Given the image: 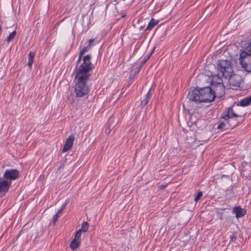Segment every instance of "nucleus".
Instances as JSON below:
<instances>
[{
	"label": "nucleus",
	"instance_id": "obj_1",
	"mask_svg": "<svg viewBox=\"0 0 251 251\" xmlns=\"http://www.w3.org/2000/svg\"><path fill=\"white\" fill-rule=\"evenodd\" d=\"M91 58V55L89 54L84 56L83 63L79 66L75 75V79H77L75 85V92L76 96L78 97H83L89 92L86 83L90 75V72L93 67L90 61Z\"/></svg>",
	"mask_w": 251,
	"mask_h": 251
},
{
	"label": "nucleus",
	"instance_id": "obj_2",
	"mask_svg": "<svg viewBox=\"0 0 251 251\" xmlns=\"http://www.w3.org/2000/svg\"><path fill=\"white\" fill-rule=\"evenodd\" d=\"M192 101L197 103L211 102L215 99V95L212 92V89L205 87L199 89L197 88L191 89L187 96Z\"/></svg>",
	"mask_w": 251,
	"mask_h": 251
},
{
	"label": "nucleus",
	"instance_id": "obj_3",
	"mask_svg": "<svg viewBox=\"0 0 251 251\" xmlns=\"http://www.w3.org/2000/svg\"><path fill=\"white\" fill-rule=\"evenodd\" d=\"M239 61L246 71L251 72V39L245 43V47L240 53Z\"/></svg>",
	"mask_w": 251,
	"mask_h": 251
},
{
	"label": "nucleus",
	"instance_id": "obj_4",
	"mask_svg": "<svg viewBox=\"0 0 251 251\" xmlns=\"http://www.w3.org/2000/svg\"><path fill=\"white\" fill-rule=\"evenodd\" d=\"M211 83V88L212 89L213 95H215V98H220L225 95V87L222 77L219 75H213Z\"/></svg>",
	"mask_w": 251,
	"mask_h": 251
},
{
	"label": "nucleus",
	"instance_id": "obj_5",
	"mask_svg": "<svg viewBox=\"0 0 251 251\" xmlns=\"http://www.w3.org/2000/svg\"><path fill=\"white\" fill-rule=\"evenodd\" d=\"M218 74L214 75H219L225 78L229 76L230 74H233V68L230 61L227 60H218L217 65Z\"/></svg>",
	"mask_w": 251,
	"mask_h": 251
},
{
	"label": "nucleus",
	"instance_id": "obj_6",
	"mask_svg": "<svg viewBox=\"0 0 251 251\" xmlns=\"http://www.w3.org/2000/svg\"><path fill=\"white\" fill-rule=\"evenodd\" d=\"M222 117L227 124L228 127H234L238 125L241 119V116L235 113L231 107L222 113Z\"/></svg>",
	"mask_w": 251,
	"mask_h": 251
},
{
	"label": "nucleus",
	"instance_id": "obj_7",
	"mask_svg": "<svg viewBox=\"0 0 251 251\" xmlns=\"http://www.w3.org/2000/svg\"><path fill=\"white\" fill-rule=\"evenodd\" d=\"M225 78L228 79V83L230 86L240 87L242 81V78L240 75L235 74H230L229 76Z\"/></svg>",
	"mask_w": 251,
	"mask_h": 251
},
{
	"label": "nucleus",
	"instance_id": "obj_8",
	"mask_svg": "<svg viewBox=\"0 0 251 251\" xmlns=\"http://www.w3.org/2000/svg\"><path fill=\"white\" fill-rule=\"evenodd\" d=\"M19 176V172L16 169L6 170L3 174V178L7 180H15Z\"/></svg>",
	"mask_w": 251,
	"mask_h": 251
},
{
	"label": "nucleus",
	"instance_id": "obj_9",
	"mask_svg": "<svg viewBox=\"0 0 251 251\" xmlns=\"http://www.w3.org/2000/svg\"><path fill=\"white\" fill-rule=\"evenodd\" d=\"M11 182L8 181V180L2 179L0 178V193L8 192L10 186Z\"/></svg>",
	"mask_w": 251,
	"mask_h": 251
},
{
	"label": "nucleus",
	"instance_id": "obj_10",
	"mask_svg": "<svg viewBox=\"0 0 251 251\" xmlns=\"http://www.w3.org/2000/svg\"><path fill=\"white\" fill-rule=\"evenodd\" d=\"M74 140L75 137L73 135L69 136L66 140L62 152H66L69 151L72 147Z\"/></svg>",
	"mask_w": 251,
	"mask_h": 251
},
{
	"label": "nucleus",
	"instance_id": "obj_11",
	"mask_svg": "<svg viewBox=\"0 0 251 251\" xmlns=\"http://www.w3.org/2000/svg\"><path fill=\"white\" fill-rule=\"evenodd\" d=\"M232 211L236 214V218L242 217L246 213V211L239 206L235 207Z\"/></svg>",
	"mask_w": 251,
	"mask_h": 251
},
{
	"label": "nucleus",
	"instance_id": "obj_12",
	"mask_svg": "<svg viewBox=\"0 0 251 251\" xmlns=\"http://www.w3.org/2000/svg\"><path fill=\"white\" fill-rule=\"evenodd\" d=\"M67 203L68 202L66 201L65 203L62 205L61 209L57 211V213L55 215H54L53 218V224H55L56 222L57 221L58 217L60 216L63 210L65 208Z\"/></svg>",
	"mask_w": 251,
	"mask_h": 251
},
{
	"label": "nucleus",
	"instance_id": "obj_13",
	"mask_svg": "<svg viewBox=\"0 0 251 251\" xmlns=\"http://www.w3.org/2000/svg\"><path fill=\"white\" fill-rule=\"evenodd\" d=\"M240 105L242 106H245L251 103V95L249 96L240 101Z\"/></svg>",
	"mask_w": 251,
	"mask_h": 251
},
{
	"label": "nucleus",
	"instance_id": "obj_14",
	"mask_svg": "<svg viewBox=\"0 0 251 251\" xmlns=\"http://www.w3.org/2000/svg\"><path fill=\"white\" fill-rule=\"evenodd\" d=\"M151 98V89L149 90L147 94H146L145 96V98L144 99L141 101V104L142 106H145L147 105L148 103L149 100Z\"/></svg>",
	"mask_w": 251,
	"mask_h": 251
},
{
	"label": "nucleus",
	"instance_id": "obj_15",
	"mask_svg": "<svg viewBox=\"0 0 251 251\" xmlns=\"http://www.w3.org/2000/svg\"><path fill=\"white\" fill-rule=\"evenodd\" d=\"M35 53L34 52L30 51L28 54V61L27 65L29 68L32 67V65L33 62Z\"/></svg>",
	"mask_w": 251,
	"mask_h": 251
},
{
	"label": "nucleus",
	"instance_id": "obj_16",
	"mask_svg": "<svg viewBox=\"0 0 251 251\" xmlns=\"http://www.w3.org/2000/svg\"><path fill=\"white\" fill-rule=\"evenodd\" d=\"M158 23V21L157 20L152 18L148 24L147 29H151L153 28Z\"/></svg>",
	"mask_w": 251,
	"mask_h": 251
},
{
	"label": "nucleus",
	"instance_id": "obj_17",
	"mask_svg": "<svg viewBox=\"0 0 251 251\" xmlns=\"http://www.w3.org/2000/svg\"><path fill=\"white\" fill-rule=\"evenodd\" d=\"M80 242L75 240H73L71 242L70 247L73 250L76 249L78 248Z\"/></svg>",
	"mask_w": 251,
	"mask_h": 251
},
{
	"label": "nucleus",
	"instance_id": "obj_18",
	"mask_svg": "<svg viewBox=\"0 0 251 251\" xmlns=\"http://www.w3.org/2000/svg\"><path fill=\"white\" fill-rule=\"evenodd\" d=\"M88 227H89L88 223L87 222H84L81 225V228L79 229L78 230H80L81 232H86L88 229Z\"/></svg>",
	"mask_w": 251,
	"mask_h": 251
},
{
	"label": "nucleus",
	"instance_id": "obj_19",
	"mask_svg": "<svg viewBox=\"0 0 251 251\" xmlns=\"http://www.w3.org/2000/svg\"><path fill=\"white\" fill-rule=\"evenodd\" d=\"M228 128L227 126V124H226V121L225 120L224 122H221L219 123L217 128L218 129H226Z\"/></svg>",
	"mask_w": 251,
	"mask_h": 251
},
{
	"label": "nucleus",
	"instance_id": "obj_20",
	"mask_svg": "<svg viewBox=\"0 0 251 251\" xmlns=\"http://www.w3.org/2000/svg\"><path fill=\"white\" fill-rule=\"evenodd\" d=\"M16 33H17V32H16V30H14L12 32L10 33V34L9 35V36L6 39L5 41L7 42H9L10 41L12 40L15 38V37L16 35Z\"/></svg>",
	"mask_w": 251,
	"mask_h": 251
},
{
	"label": "nucleus",
	"instance_id": "obj_21",
	"mask_svg": "<svg viewBox=\"0 0 251 251\" xmlns=\"http://www.w3.org/2000/svg\"><path fill=\"white\" fill-rule=\"evenodd\" d=\"M81 232H80V230H77L75 232V236L73 240L80 242V238L81 237Z\"/></svg>",
	"mask_w": 251,
	"mask_h": 251
},
{
	"label": "nucleus",
	"instance_id": "obj_22",
	"mask_svg": "<svg viewBox=\"0 0 251 251\" xmlns=\"http://www.w3.org/2000/svg\"><path fill=\"white\" fill-rule=\"evenodd\" d=\"M90 48V45H87L86 47H84L80 52V55H83Z\"/></svg>",
	"mask_w": 251,
	"mask_h": 251
},
{
	"label": "nucleus",
	"instance_id": "obj_23",
	"mask_svg": "<svg viewBox=\"0 0 251 251\" xmlns=\"http://www.w3.org/2000/svg\"><path fill=\"white\" fill-rule=\"evenodd\" d=\"M152 52H153V50L152 51H151L149 55L145 56L144 59L141 61L142 64H145L147 61V60H149V59L150 58V56H151Z\"/></svg>",
	"mask_w": 251,
	"mask_h": 251
},
{
	"label": "nucleus",
	"instance_id": "obj_24",
	"mask_svg": "<svg viewBox=\"0 0 251 251\" xmlns=\"http://www.w3.org/2000/svg\"><path fill=\"white\" fill-rule=\"evenodd\" d=\"M202 196V193L201 192H199L197 195V196L195 198V201H198L201 196Z\"/></svg>",
	"mask_w": 251,
	"mask_h": 251
},
{
	"label": "nucleus",
	"instance_id": "obj_25",
	"mask_svg": "<svg viewBox=\"0 0 251 251\" xmlns=\"http://www.w3.org/2000/svg\"><path fill=\"white\" fill-rule=\"evenodd\" d=\"M112 121V118H110L109 120V128L110 129V130L111 129H112L113 128L115 125V123L114 122L113 124H112V123H110Z\"/></svg>",
	"mask_w": 251,
	"mask_h": 251
},
{
	"label": "nucleus",
	"instance_id": "obj_26",
	"mask_svg": "<svg viewBox=\"0 0 251 251\" xmlns=\"http://www.w3.org/2000/svg\"><path fill=\"white\" fill-rule=\"evenodd\" d=\"M82 55H80V53H79V57H78V60H77L76 61V66H77V65L79 64V63L80 62V61H81V58H82ZM77 67H76V68Z\"/></svg>",
	"mask_w": 251,
	"mask_h": 251
},
{
	"label": "nucleus",
	"instance_id": "obj_27",
	"mask_svg": "<svg viewBox=\"0 0 251 251\" xmlns=\"http://www.w3.org/2000/svg\"><path fill=\"white\" fill-rule=\"evenodd\" d=\"M167 186V185H160L158 186V189L159 190H163Z\"/></svg>",
	"mask_w": 251,
	"mask_h": 251
},
{
	"label": "nucleus",
	"instance_id": "obj_28",
	"mask_svg": "<svg viewBox=\"0 0 251 251\" xmlns=\"http://www.w3.org/2000/svg\"><path fill=\"white\" fill-rule=\"evenodd\" d=\"M94 41V39H91L89 40V44L88 45H90V48L91 47V44Z\"/></svg>",
	"mask_w": 251,
	"mask_h": 251
},
{
	"label": "nucleus",
	"instance_id": "obj_29",
	"mask_svg": "<svg viewBox=\"0 0 251 251\" xmlns=\"http://www.w3.org/2000/svg\"><path fill=\"white\" fill-rule=\"evenodd\" d=\"M230 238L231 241H234L236 239V237L235 236H234L233 235H231L230 236Z\"/></svg>",
	"mask_w": 251,
	"mask_h": 251
},
{
	"label": "nucleus",
	"instance_id": "obj_30",
	"mask_svg": "<svg viewBox=\"0 0 251 251\" xmlns=\"http://www.w3.org/2000/svg\"><path fill=\"white\" fill-rule=\"evenodd\" d=\"M1 25H0V32H1Z\"/></svg>",
	"mask_w": 251,
	"mask_h": 251
},
{
	"label": "nucleus",
	"instance_id": "obj_31",
	"mask_svg": "<svg viewBox=\"0 0 251 251\" xmlns=\"http://www.w3.org/2000/svg\"><path fill=\"white\" fill-rule=\"evenodd\" d=\"M66 160H67V159H64V160H63V162H65Z\"/></svg>",
	"mask_w": 251,
	"mask_h": 251
},
{
	"label": "nucleus",
	"instance_id": "obj_32",
	"mask_svg": "<svg viewBox=\"0 0 251 251\" xmlns=\"http://www.w3.org/2000/svg\"><path fill=\"white\" fill-rule=\"evenodd\" d=\"M129 77L132 78V76H131V75H129Z\"/></svg>",
	"mask_w": 251,
	"mask_h": 251
},
{
	"label": "nucleus",
	"instance_id": "obj_33",
	"mask_svg": "<svg viewBox=\"0 0 251 251\" xmlns=\"http://www.w3.org/2000/svg\"><path fill=\"white\" fill-rule=\"evenodd\" d=\"M129 77L132 78V76H131V75H129Z\"/></svg>",
	"mask_w": 251,
	"mask_h": 251
}]
</instances>
